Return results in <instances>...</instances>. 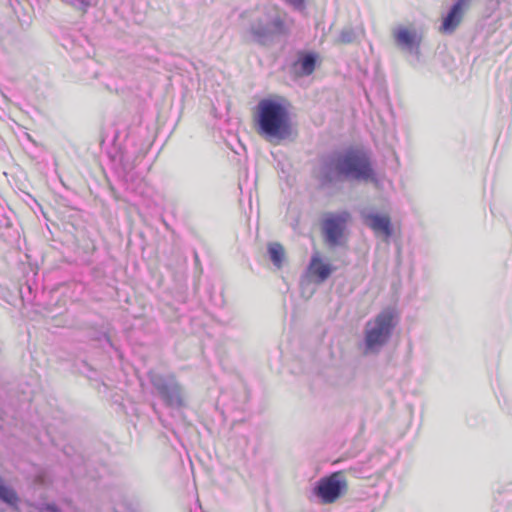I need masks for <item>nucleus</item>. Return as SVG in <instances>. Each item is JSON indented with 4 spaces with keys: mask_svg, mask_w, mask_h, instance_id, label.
Returning a JSON list of instances; mask_svg holds the SVG:
<instances>
[{
    "mask_svg": "<svg viewBox=\"0 0 512 512\" xmlns=\"http://www.w3.org/2000/svg\"><path fill=\"white\" fill-rule=\"evenodd\" d=\"M343 180L376 182L369 157L358 149L335 152L323 159L319 181L323 188H331Z\"/></svg>",
    "mask_w": 512,
    "mask_h": 512,
    "instance_id": "1",
    "label": "nucleus"
},
{
    "mask_svg": "<svg viewBox=\"0 0 512 512\" xmlns=\"http://www.w3.org/2000/svg\"><path fill=\"white\" fill-rule=\"evenodd\" d=\"M398 323L399 315L392 307L384 308L368 320L363 329V354H379L390 342Z\"/></svg>",
    "mask_w": 512,
    "mask_h": 512,
    "instance_id": "2",
    "label": "nucleus"
},
{
    "mask_svg": "<svg viewBox=\"0 0 512 512\" xmlns=\"http://www.w3.org/2000/svg\"><path fill=\"white\" fill-rule=\"evenodd\" d=\"M258 132L268 140H284L291 135L287 108L273 99H263L257 105Z\"/></svg>",
    "mask_w": 512,
    "mask_h": 512,
    "instance_id": "3",
    "label": "nucleus"
},
{
    "mask_svg": "<svg viewBox=\"0 0 512 512\" xmlns=\"http://www.w3.org/2000/svg\"><path fill=\"white\" fill-rule=\"evenodd\" d=\"M290 24L287 14L274 12L267 13L254 19L249 26V34L253 42L260 46H269L278 38L288 35Z\"/></svg>",
    "mask_w": 512,
    "mask_h": 512,
    "instance_id": "4",
    "label": "nucleus"
},
{
    "mask_svg": "<svg viewBox=\"0 0 512 512\" xmlns=\"http://www.w3.org/2000/svg\"><path fill=\"white\" fill-rule=\"evenodd\" d=\"M148 379L157 395L166 407L181 409L185 407V391L173 373L148 372Z\"/></svg>",
    "mask_w": 512,
    "mask_h": 512,
    "instance_id": "5",
    "label": "nucleus"
},
{
    "mask_svg": "<svg viewBox=\"0 0 512 512\" xmlns=\"http://www.w3.org/2000/svg\"><path fill=\"white\" fill-rule=\"evenodd\" d=\"M347 491V482L340 472L324 476L315 482L310 499L327 505L336 502Z\"/></svg>",
    "mask_w": 512,
    "mask_h": 512,
    "instance_id": "6",
    "label": "nucleus"
},
{
    "mask_svg": "<svg viewBox=\"0 0 512 512\" xmlns=\"http://www.w3.org/2000/svg\"><path fill=\"white\" fill-rule=\"evenodd\" d=\"M348 211H341L327 215L322 222V231L325 242L330 247L343 245L344 232L350 220Z\"/></svg>",
    "mask_w": 512,
    "mask_h": 512,
    "instance_id": "7",
    "label": "nucleus"
},
{
    "mask_svg": "<svg viewBox=\"0 0 512 512\" xmlns=\"http://www.w3.org/2000/svg\"><path fill=\"white\" fill-rule=\"evenodd\" d=\"M394 42L403 52H406L417 59L420 58V46L423 40L421 31L415 28L400 26L393 31Z\"/></svg>",
    "mask_w": 512,
    "mask_h": 512,
    "instance_id": "8",
    "label": "nucleus"
},
{
    "mask_svg": "<svg viewBox=\"0 0 512 512\" xmlns=\"http://www.w3.org/2000/svg\"><path fill=\"white\" fill-rule=\"evenodd\" d=\"M360 218L363 224L376 235H382L389 239L393 235V226L389 215L379 214L370 208L360 210Z\"/></svg>",
    "mask_w": 512,
    "mask_h": 512,
    "instance_id": "9",
    "label": "nucleus"
},
{
    "mask_svg": "<svg viewBox=\"0 0 512 512\" xmlns=\"http://www.w3.org/2000/svg\"><path fill=\"white\" fill-rule=\"evenodd\" d=\"M471 6V0H454L453 4L442 18L439 31L451 35L461 24L465 14Z\"/></svg>",
    "mask_w": 512,
    "mask_h": 512,
    "instance_id": "10",
    "label": "nucleus"
},
{
    "mask_svg": "<svg viewBox=\"0 0 512 512\" xmlns=\"http://www.w3.org/2000/svg\"><path fill=\"white\" fill-rule=\"evenodd\" d=\"M317 54L314 52H306L299 55L298 60L295 62L294 67L300 76L311 75L317 63Z\"/></svg>",
    "mask_w": 512,
    "mask_h": 512,
    "instance_id": "11",
    "label": "nucleus"
},
{
    "mask_svg": "<svg viewBox=\"0 0 512 512\" xmlns=\"http://www.w3.org/2000/svg\"><path fill=\"white\" fill-rule=\"evenodd\" d=\"M310 268L321 282L325 281L334 270L330 264L322 263L318 255H314L311 258Z\"/></svg>",
    "mask_w": 512,
    "mask_h": 512,
    "instance_id": "12",
    "label": "nucleus"
},
{
    "mask_svg": "<svg viewBox=\"0 0 512 512\" xmlns=\"http://www.w3.org/2000/svg\"><path fill=\"white\" fill-rule=\"evenodd\" d=\"M359 38V31L357 28H354L352 26H345L343 27L337 38L335 39L336 44H351L358 40Z\"/></svg>",
    "mask_w": 512,
    "mask_h": 512,
    "instance_id": "13",
    "label": "nucleus"
},
{
    "mask_svg": "<svg viewBox=\"0 0 512 512\" xmlns=\"http://www.w3.org/2000/svg\"><path fill=\"white\" fill-rule=\"evenodd\" d=\"M0 500L9 506H16L19 497L14 489L5 485L4 480L0 477Z\"/></svg>",
    "mask_w": 512,
    "mask_h": 512,
    "instance_id": "14",
    "label": "nucleus"
},
{
    "mask_svg": "<svg viewBox=\"0 0 512 512\" xmlns=\"http://www.w3.org/2000/svg\"><path fill=\"white\" fill-rule=\"evenodd\" d=\"M268 254L272 263L280 268L284 259V248L281 244L274 242L268 245Z\"/></svg>",
    "mask_w": 512,
    "mask_h": 512,
    "instance_id": "15",
    "label": "nucleus"
},
{
    "mask_svg": "<svg viewBox=\"0 0 512 512\" xmlns=\"http://www.w3.org/2000/svg\"><path fill=\"white\" fill-rule=\"evenodd\" d=\"M63 2L75 7L78 10L86 11L90 6L89 0H62Z\"/></svg>",
    "mask_w": 512,
    "mask_h": 512,
    "instance_id": "16",
    "label": "nucleus"
},
{
    "mask_svg": "<svg viewBox=\"0 0 512 512\" xmlns=\"http://www.w3.org/2000/svg\"><path fill=\"white\" fill-rule=\"evenodd\" d=\"M11 226L10 218L7 216L6 208L0 205V228H9Z\"/></svg>",
    "mask_w": 512,
    "mask_h": 512,
    "instance_id": "17",
    "label": "nucleus"
},
{
    "mask_svg": "<svg viewBox=\"0 0 512 512\" xmlns=\"http://www.w3.org/2000/svg\"><path fill=\"white\" fill-rule=\"evenodd\" d=\"M284 1L286 4L291 6L296 11L302 12L306 8V5H305L306 0H284Z\"/></svg>",
    "mask_w": 512,
    "mask_h": 512,
    "instance_id": "18",
    "label": "nucleus"
},
{
    "mask_svg": "<svg viewBox=\"0 0 512 512\" xmlns=\"http://www.w3.org/2000/svg\"><path fill=\"white\" fill-rule=\"evenodd\" d=\"M120 161H121V163H122V165L124 166L125 169L132 168V165L128 164V160H126V155L124 153L121 154Z\"/></svg>",
    "mask_w": 512,
    "mask_h": 512,
    "instance_id": "19",
    "label": "nucleus"
},
{
    "mask_svg": "<svg viewBox=\"0 0 512 512\" xmlns=\"http://www.w3.org/2000/svg\"><path fill=\"white\" fill-rule=\"evenodd\" d=\"M47 510H49L50 512H59V508L53 504L47 505Z\"/></svg>",
    "mask_w": 512,
    "mask_h": 512,
    "instance_id": "20",
    "label": "nucleus"
},
{
    "mask_svg": "<svg viewBox=\"0 0 512 512\" xmlns=\"http://www.w3.org/2000/svg\"><path fill=\"white\" fill-rule=\"evenodd\" d=\"M190 512H197V511L190 510Z\"/></svg>",
    "mask_w": 512,
    "mask_h": 512,
    "instance_id": "21",
    "label": "nucleus"
}]
</instances>
